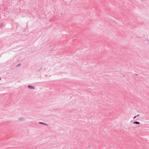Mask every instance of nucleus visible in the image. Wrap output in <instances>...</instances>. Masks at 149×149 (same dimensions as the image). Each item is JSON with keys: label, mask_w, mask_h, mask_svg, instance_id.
Instances as JSON below:
<instances>
[{"label": "nucleus", "mask_w": 149, "mask_h": 149, "mask_svg": "<svg viewBox=\"0 0 149 149\" xmlns=\"http://www.w3.org/2000/svg\"><path fill=\"white\" fill-rule=\"evenodd\" d=\"M21 64L19 63L16 66V67H19L21 66Z\"/></svg>", "instance_id": "6"}, {"label": "nucleus", "mask_w": 149, "mask_h": 149, "mask_svg": "<svg viewBox=\"0 0 149 149\" xmlns=\"http://www.w3.org/2000/svg\"><path fill=\"white\" fill-rule=\"evenodd\" d=\"M139 116V115H137L136 116Z\"/></svg>", "instance_id": "8"}, {"label": "nucleus", "mask_w": 149, "mask_h": 149, "mask_svg": "<svg viewBox=\"0 0 149 149\" xmlns=\"http://www.w3.org/2000/svg\"><path fill=\"white\" fill-rule=\"evenodd\" d=\"M19 119L20 121H22L23 120L24 118H19Z\"/></svg>", "instance_id": "5"}, {"label": "nucleus", "mask_w": 149, "mask_h": 149, "mask_svg": "<svg viewBox=\"0 0 149 149\" xmlns=\"http://www.w3.org/2000/svg\"><path fill=\"white\" fill-rule=\"evenodd\" d=\"M39 124H43L44 125H47V124H46L45 123H44L43 122H39Z\"/></svg>", "instance_id": "4"}, {"label": "nucleus", "mask_w": 149, "mask_h": 149, "mask_svg": "<svg viewBox=\"0 0 149 149\" xmlns=\"http://www.w3.org/2000/svg\"><path fill=\"white\" fill-rule=\"evenodd\" d=\"M4 26H5V24H4L2 23L0 24V27L1 28L2 27Z\"/></svg>", "instance_id": "3"}, {"label": "nucleus", "mask_w": 149, "mask_h": 149, "mask_svg": "<svg viewBox=\"0 0 149 149\" xmlns=\"http://www.w3.org/2000/svg\"><path fill=\"white\" fill-rule=\"evenodd\" d=\"M136 117H137V116H134V118H134H134H136Z\"/></svg>", "instance_id": "7"}, {"label": "nucleus", "mask_w": 149, "mask_h": 149, "mask_svg": "<svg viewBox=\"0 0 149 149\" xmlns=\"http://www.w3.org/2000/svg\"><path fill=\"white\" fill-rule=\"evenodd\" d=\"M28 87L30 89H35V87L31 85H29L28 86Z\"/></svg>", "instance_id": "1"}, {"label": "nucleus", "mask_w": 149, "mask_h": 149, "mask_svg": "<svg viewBox=\"0 0 149 149\" xmlns=\"http://www.w3.org/2000/svg\"><path fill=\"white\" fill-rule=\"evenodd\" d=\"M1 78H0V80H1Z\"/></svg>", "instance_id": "9"}, {"label": "nucleus", "mask_w": 149, "mask_h": 149, "mask_svg": "<svg viewBox=\"0 0 149 149\" xmlns=\"http://www.w3.org/2000/svg\"><path fill=\"white\" fill-rule=\"evenodd\" d=\"M133 123L134 124H137V125H139V124H140L139 122L138 121H134Z\"/></svg>", "instance_id": "2"}]
</instances>
